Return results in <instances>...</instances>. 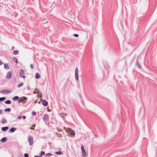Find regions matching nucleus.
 I'll use <instances>...</instances> for the list:
<instances>
[{"label":"nucleus","mask_w":157,"mask_h":157,"mask_svg":"<svg viewBox=\"0 0 157 157\" xmlns=\"http://www.w3.org/2000/svg\"><path fill=\"white\" fill-rule=\"evenodd\" d=\"M28 141L30 145H32L33 144V138L32 136H29L28 138Z\"/></svg>","instance_id":"f257e3e1"},{"label":"nucleus","mask_w":157,"mask_h":157,"mask_svg":"<svg viewBox=\"0 0 157 157\" xmlns=\"http://www.w3.org/2000/svg\"><path fill=\"white\" fill-rule=\"evenodd\" d=\"M75 76L76 80L77 81L78 80V69L77 68L75 69Z\"/></svg>","instance_id":"f03ea898"},{"label":"nucleus","mask_w":157,"mask_h":157,"mask_svg":"<svg viewBox=\"0 0 157 157\" xmlns=\"http://www.w3.org/2000/svg\"><path fill=\"white\" fill-rule=\"evenodd\" d=\"M27 98L25 97H22L20 98L19 101V102H23L24 103H25L27 101Z\"/></svg>","instance_id":"7ed1b4c3"},{"label":"nucleus","mask_w":157,"mask_h":157,"mask_svg":"<svg viewBox=\"0 0 157 157\" xmlns=\"http://www.w3.org/2000/svg\"><path fill=\"white\" fill-rule=\"evenodd\" d=\"M81 149L82 151V155L84 157L86 155V151L83 146L82 145L81 146Z\"/></svg>","instance_id":"20e7f679"},{"label":"nucleus","mask_w":157,"mask_h":157,"mask_svg":"<svg viewBox=\"0 0 157 157\" xmlns=\"http://www.w3.org/2000/svg\"><path fill=\"white\" fill-rule=\"evenodd\" d=\"M20 75L21 77L23 78H24L25 77L23 76V75L24 74V72L23 70L20 69L19 70Z\"/></svg>","instance_id":"39448f33"},{"label":"nucleus","mask_w":157,"mask_h":157,"mask_svg":"<svg viewBox=\"0 0 157 157\" xmlns=\"http://www.w3.org/2000/svg\"><path fill=\"white\" fill-rule=\"evenodd\" d=\"M48 115L47 114H45L43 117V119L45 121H47L48 120Z\"/></svg>","instance_id":"423d86ee"},{"label":"nucleus","mask_w":157,"mask_h":157,"mask_svg":"<svg viewBox=\"0 0 157 157\" xmlns=\"http://www.w3.org/2000/svg\"><path fill=\"white\" fill-rule=\"evenodd\" d=\"M12 76V73L10 71H9L7 72V75L6 76V78L7 79L10 78Z\"/></svg>","instance_id":"0eeeda50"},{"label":"nucleus","mask_w":157,"mask_h":157,"mask_svg":"<svg viewBox=\"0 0 157 157\" xmlns=\"http://www.w3.org/2000/svg\"><path fill=\"white\" fill-rule=\"evenodd\" d=\"M42 103L44 105V106H47L48 105V103L47 101L45 100H43L42 101Z\"/></svg>","instance_id":"6e6552de"},{"label":"nucleus","mask_w":157,"mask_h":157,"mask_svg":"<svg viewBox=\"0 0 157 157\" xmlns=\"http://www.w3.org/2000/svg\"><path fill=\"white\" fill-rule=\"evenodd\" d=\"M69 132L70 133V134L72 135H74V134H75L74 131L73 130H71L70 128H69Z\"/></svg>","instance_id":"1a4fd4ad"},{"label":"nucleus","mask_w":157,"mask_h":157,"mask_svg":"<svg viewBox=\"0 0 157 157\" xmlns=\"http://www.w3.org/2000/svg\"><path fill=\"white\" fill-rule=\"evenodd\" d=\"M4 68L7 70H9V67L8 64L6 63L4 64Z\"/></svg>","instance_id":"9d476101"},{"label":"nucleus","mask_w":157,"mask_h":157,"mask_svg":"<svg viewBox=\"0 0 157 157\" xmlns=\"http://www.w3.org/2000/svg\"><path fill=\"white\" fill-rule=\"evenodd\" d=\"M9 128V127H2V129L3 131H6Z\"/></svg>","instance_id":"9b49d317"},{"label":"nucleus","mask_w":157,"mask_h":157,"mask_svg":"<svg viewBox=\"0 0 157 157\" xmlns=\"http://www.w3.org/2000/svg\"><path fill=\"white\" fill-rule=\"evenodd\" d=\"M16 130V128H12L10 129V131L11 132H14L15 130Z\"/></svg>","instance_id":"f8f14e48"},{"label":"nucleus","mask_w":157,"mask_h":157,"mask_svg":"<svg viewBox=\"0 0 157 157\" xmlns=\"http://www.w3.org/2000/svg\"><path fill=\"white\" fill-rule=\"evenodd\" d=\"M1 93L3 94L4 93H8L9 92L7 90H2L1 91Z\"/></svg>","instance_id":"ddd939ff"},{"label":"nucleus","mask_w":157,"mask_h":157,"mask_svg":"<svg viewBox=\"0 0 157 157\" xmlns=\"http://www.w3.org/2000/svg\"><path fill=\"white\" fill-rule=\"evenodd\" d=\"M35 77L36 79H39L40 78V75L38 73H36V74Z\"/></svg>","instance_id":"4468645a"},{"label":"nucleus","mask_w":157,"mask_h":157,"mask_svg":"<svg viewBox=\"0 0 157 157\" xmlns=\"http://www.w3.org/2000/svg\"><path fill=\"white\" fill-rule=\"evenodd\" d=\"M13 61L15 62L16 63H18V60L17 59V58H16L15 57H13Z\"/></svg>","instance_id":"2eb2a0df"},{"label":"nucleus","mask_w":157,"mask_h":157,"mask_svg":"<svg viewBox=\"0 0 157 157\" xmlns=\"http://www.w3.org/2000/svg\"><path fill=\"white\" fill-rule=\"evenodd\" d=\"M23 84H24L23 83H22V82L21 83L17 85V87L18 88H20V87H21V86H22L23 85Z\"/></svg>","instance_id":"dca6fc26"},{"label":"nucleus","mask_w":157,"mask_h":157,"mask_svg":"<svg viewBox=\"0 0 157 157\" xmlns=\"http://www.w3.org/2000/svg\"><path fill=\"white\" fill-rule=\"evenodd\" d=\"M18 99H19V97L17 96H15V97H14L13 98V100L14 101H17V100H18Z\"/></svg>","instance_id":"f3484780"},{"label":"nucleus","mask_w":157,"mask_h":157,"mask_svg":"<svg viewBox=\"0 0 157 157\" xmlns=\"http://www.w3.org/2000/svg\"><path fill=\"white\" fill-rule=\"evenodd\" d=\"M5 103L7 104H10L11 103V101L10 100H8L5 102Z\"/></svg>","instance_id":"a211bd4d"},{"label":"nucleus","mask_w":157,"mask_h":157,"mask_svg":"<svg viewBox=\"0 0 157 157\" xmlns=\"http://www.w3.org/2000/svg\"><path fill=\"white\" fill-rule=\"evenodd\" d=\"M5 112H10L11 111V109L10 108L6 109L4 110Z\"/></svg>","instance_id":"6ab92c4d"},{"label":"nucleus","mask_w":157,"mask_h":157,"mask_svg":"<svg viewBox=\"0 0 157 157\" xmlns=\"http://www.w3.org/2000/svg\"><path fill=\"white\" fill-rule=\"evenodd\" d=\"M6 138L5 137H3L1 140V141L2 142H5V141H6Z\"/></svg>","instance_id":"aec40b11"},{"label":"nucleus","mask_w":157,"mask_h":157,"mask_svg":"<svg viewBox=\"0 0 157 157\" xmlns=\"http://www.w3.org/2000/svg\"><path fill=\"white\" fill-rule=\"evenodd\" d=\"M62 152L61 151H57L55 152V154L56 155H60L62 154Z\"/></svg>","instance_id":"412c9836"},{"label":"nucleus","mask_w":157,"mask_h":157,"mask_svg":"<svg viewBox=\"0 0 157 157\" xmlns=\"http://www.w3.org/2000/svg\"><path fill=\"white\" fill-rule=\"evenodd\" d=\"M7 122V121L5 119H3L2 121V123L4 124Z\"/></svg>","instance_id":"4be33fe9"},{"label":"nucleus","mask_w":157,"mask_h":157,"mask_svg":"<svg viewBox=\"0 0 157 157\" xmlns=\"http://www.w3.org/2000/svg\"><path fill=\"white\" fill-rule=\"evenodd\" d=\"M137 66L140 68H141V65L138 62L137 63Z\"/></svg>","instance_id":"5701e85b"},{"label":"nucleus","mask_w":157,"mask_h":157,"mask_svg":"<svg viewBox=\"0 0 157 157\" xmlns=\"http://www.w3.org/2000/svg\"><path fill=\"white\" fill-rule=\"evenodd\" d=\"M6 98L5 97H2L0 98V101H4L6 99Z\"/></svg>","instance_id":"b1692460"},{"label":"nucleus","mask_w":157,"mask_h":157,"mask_svg":"<svg viewBox=\"0 0 157 157\" xmlns=\"http://www.w3.org/2000/svg\"><path fill=\"white\" fill-rule=\"evenodd\" d=\"M18 52L17 51L15 50L13 52V54L15 55H17L18 54Z\"/></svg>","instance_id":"393cba45"},{"label":"nucleus","mask_w":157,"mask_h":157,"mask_svg":"<svg viewBox=\"0 0 157 157\" xmlns=\"http://www.w3.org/2000/svg\"><path fill=\"white\" fill-rule=\"evenodd\" d=\"M40 154L41 155H43L45 154V152L44 151H41Z\"/></svg>","instance_id":"a878e982"},{"label":"nucleus","mask_w":157,"mask_h":157,"mask_svg":"<svg viewBox=\"0 0 157 157\" xmlns=\"http://www.w3.org/2000/svg\"><path fill=\"white\" fill-rule=\"evenodd\" d=\"M52 155V154L51 153H48L46 155L51 156Z\"/></svg>","instance_id":"bb28decb"},{"label":"nucleus","mask_w":157,"mask_h":157,"mask_svg":"<svg viewBox=\"0 0 157 157\" xmlns=\"http://www.w3.org/2000/svg\"><path fill=\"white\" fill-rule=\"evenodd\" d=\"M25 157H29V155L27 153H25L24 155Z\"/></svg>","instance_id":"cd10ccee"},{"label":"nucleus","mask_w":157,"mask_h":157,"mask_svg":"<svg viewBox=\"0 0 157 157\" xmlns=\"http://www.w3.org/2000/svg\"><path fill=\"white\" fill-rule=\"evenodd\" d=\"M30 66L32 69H33V66L32 64H31L30 65Z\"/></svg>","instance_id":"c85d7f7f"},{"label":"nucleus","mask_w":157,"mask_h":157,"mask_svg":"<svg viewBox=\"0 0 157 157\" xmlns=\"http://www.w3.org/2000/svg\"><path fill=\"white\" fill-rule=\"evenodd\" d=\"M74 36L76 37H78V35L77 34H74Z\"/></svg>","instance_id":"c756f323"},{"label":"nucleus","mask_w":157,"mask_h":157,"mask_svg":"<svg viewBox=\"0 0 157 157\" xmlns=\"http://www.w3.org/2000/svg\"><path fill=\"white\" fill-rule=\"evenodd\" d=\"M32 115H35L36 114V113L35 112H33L32 113Z\"/></svg>","instance_id":"7c9ffc66"},{"label":"nucleus","mask_w":157,"mask_h":157,"mask_svg":"<svg viewBox=\"0 0 157 157\" xmlns=\"http://www.w3.org/2000/svg\"><path fill=\"white\" fill-rule=\"evenodd\" d=\"M57 130L58 131L60 132V131H61V129L60 128H57Z\"/></svg>","instance_id":"2f4dec72"},{"label":"nucleus","mask_w":157,"mask_h":157,"mask_svg":"<svg viewBox=\"0 0 157 157\" xmlns=\"http://www.w3.org/2000/svg\"><path fill=\"white\" fill-rule=\"evenodd\" d=\"M40 94H42L41 92H39V91H38V92L37 94H38V95H40Z\"/></svg>","instance_id":"473e14b6"},{"label":"nucleus","mask_w":157,"mask_h":157,"mask_svg":"<svg viewBox=\"0 0 157 157\" xmlns=\"http://www.w3.org/2000/svg\"><path fill=\"white\" fill-rule=\"evenodd\" d=\"M22 117H21V116H18V119H21L22 118Z\"/></svg>","instance_id":"72a5a7b5"},{"label":"nucleus","mask_w":157,"mask_h":157,"mask_svg":"<svg viewBox=\"0 0 157 157\" xmlns=\"http://www.w3.org/2000/svg\"><path fill=\"white\" fill-rule=\"evenodd\" d=\"M15 49V48L14 47V46H13L12 47V48H11V49L13 50H14Z\"/></svg>","instance_id":"f704fd0d"},{"label":"nucleus","mask_w":157,"mask_h":157,"mask_svg":"<svg viewBox=\"0 0 157 157\" xmlns=\"http://www.w3.org/2000/svg\"><path fill=\"white\" fill-rule=\"evenodd\" d=\"M3 111L2 110H0V114H2V113Z\"/></svg>","instance_id":"c9c22d12"},{"label":"nucleus","mask_w":157,"mask_h":157,"mask_svg":"<svg viewBox=\"0 0 157 157\" xmlns=\"http://www.w3.org/2000/svg\"><path fill=\"white\" fill-rule=\"evenodd\" d=\"M22 118L24 119H25L26 118V117L25 116H23L22 117Z\"/></svg>","instance_id":"e433bc0d"},{"label":"nucleus","mask_w":157,"mask_h":157,"mask_svg":"<svg viewBox=\"0 0 157 157\" xmlns=\"http://www.w3.org/2000/svg\"><path fill=\"white\" fill-rule=\"evenodd\" d=\"M34 157H42L41 156H38L37 155L35 156Z\"/></svg>","instance_id":"4c0bfd02"},{"label":"nucleus","mask_w":157,"mask_h":157,"mask_svg":"<svg viewBox=\"0 0 157 157\" xmlns=\"http://www.w3.org/2000/svg\"><path fill=\"white\" fill-rule=\"evenodd\" d=\"M2 62H1L0 61V65H2Z\"/></svg>","instance_id":"58836bf2"},{"label":"nucleus","mask_w":157,"mask_h":157,"mask_svg":"<svg viewBox=\"0 0 157 157\" xmlns=\"http://www.w3.org/2000/svg\"><path fill=\"white\" fill-rule=\"evenodd\" d=\"M36 92H36V91L35 90V91H34L33 93H34V94H36Z\"/></svg>","instance_id":"ea45409f"},{"label":"nucleus","mask_w":157,"mask_h":157,"mask_svg":"<svg viewBox=\"0 0 157 157\" xmlns=\"http://www.w3.org/2000/svg\"><path fill=\"white\" fill-rule=\"evenodd\" d=\"M30 128L31 129H33V130H34V128H32V127L31 128Z\"/></svg>","instance_id":"a19ab883"},{"label":"nucleus","mask_w":157,"mask_h":157,"mask_svg":"<svg viewBox=\"0 0 157 157\" xmlns=\"http://www.w3.org/2000/svg\"><path fill=\"white\" fill-rule=\"evenodd\" d=\"M34 126V127H35L36 126V125L35 124H34L32 126Z\"/></svg>","instance_id":"79ce46f5"},{"label":"nucleus","mask_w":157,"mask_h":157,"mask_svg":"<svg viewBox=\"0 0 157 157\" xmlns=\"http://www.w3.org/2000/svg\"><path fill=\"white\" fill-rule=\"evenodd\" d=\"M35 90H37V89H35Z\"/></svg>","instance_id":"37998d69"}]
</instances>
